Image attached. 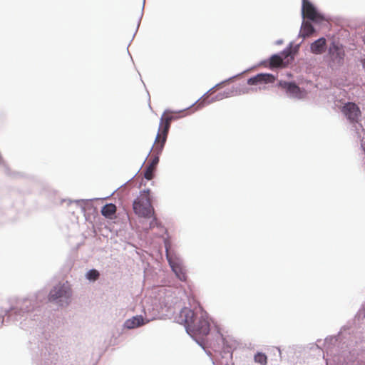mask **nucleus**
Here are the masks:
<instances>
[{
    "label": "nucleus",
    "mask_w": 365,
    "mask_h": 365,
    "mask_svg": "<svg viewBox=\"0 0 365 365\" xmlns=\"http://www.w3.org/2000/svg\"><path fill=\"white\" fill-rule=\"evenodd\" d=\"M274 77L269 73H259L247 80V84L250 86H264L274 83Z\"/></svg>",
    "instance_id": "8"
},
{
    "label": "nucleus",
    "mask_w": 365,
    "mask_h": 365,
    "mask_svg": "<svg viewBox=\"0 0 365 365\" xmlns=\"http://www.w3.org/2000/svg\"><path fill=\"white\" fill-rule=\"evenodd\" d=\"M169 262L173 271L175 273L178 278L181 281H186L187 275L184 269L179 264L173 263L170 259Z\"/></svg>",
    "instance_id": "14"
},
{
    "label": "nucleus",
    "mask_w": 365,
    "mask_h": 365,
    "mask_svg": "<svg viewBox=\"0 0 365 365\" xmlns=\"http://www.w3.org/2000/svg\"><path fill=\"white\" fill-rule=\"evenodd\" d=\"M71 297V288L68 282L58 284L53 287L48 294L50 302H56L63 305L62 302L68 304V300Z\"/></svg>",
    "instance_id": "4"
},
{
    "label": "nucleus",
    "mask_w": 365,
    "mask_h": 365,
    "mask_svg": "<svg viewBox=\"0 0 365 365\" xmlns=\"http://www.w3.org/2000/svg\"><path fill=\"white\" fill-rule=\"evenodd\" d=\"M342 112L351 122H357L361 115L360 109L354 103H346L342 108Z\"/></svg>",
    "instance_id": "7"
},
{
    "label": "nucleus",
    "mask_w": 365,
    "mask_h": 365,
    "mask_svg": "<svg viewBox=\"0 0 365 365\" xmlns=\"http://www.w3.org/2000/svg\"><path fill=\"white\" fill-rule=\"evenodd\" d=\"M271 67H280L283 64L282 58L278 55H273L269 61Z\"/></svg>",
    "instance_id": "16"
},
{
    "label": "nucleus",
    "mask_w": 365,
    "mask_h": 365,
    "mask_svg": "<svg viewBox=\"0 0 365 365\" xmlns=\"http://www.w3.org/2000/svg\"><path fill=\"white\" fill-rule=\"evenodd\" d=\"M279 85L282 88L285 89L290 96L296 98L302 97V91L294 83L281 81Z\"/></svg>",
    "instance_id": "10"
},
{
    "label": "nucleus",
    "mask_w": 365,
    "mask_h": 365,
    "mask_svg": "<svg viewBox=\"0 0 365 365\" xmlns=\"http://www.w3.org/2000/svg\"><path fill=\"white\" fill-rule=\"evenodd\" d=\"M176 118L177 116L168 110L165 111L162 115L160 120L158 131L155 137V150L159 151L162 148H164L167 140L171 122Z\"/></svg>",
    "instance_id": "3"
},
{
    "label": "nucleus",
    "mask_w": 365,
    "mask_h": 365,
    "mask_svg": "<svg viewBox=\"0 0 365 365\" xmlns=\"http://www.w3.org/2000/svg\"><path fill=\"white\" fill-rule=\"evenodd\" d=\"M364 42L365 43V34H364Z\"/></svg>",
    "instance_id": "20"
},
{
    "label": "nucleus",
    "mask_w": 365,
    "mask_h": 365,
    "mask_svg": "<svg viewBox=\"0 0 365 365\" xmlns=\"http://www.w3.org/2000/svg\"><path fill=\"white\" fill-rule=\"evenodd\" d=\"M163 148H161L160 150H155V141L152 148V155H151V162L149 163L144 173V177L150 180H152L154 176V171L155 170V168L157 164L159 162V155L161 154Z\"/></svg>",
    "instance_id": "5"
},
{
    "label": "nucleus",
    "mask_w": 365,
    "mask_h": 365,
    "mask_svg": "<svg viewBox=\"0 0 365 365\" xmlns=\"http://www.w3.org/2000/svg\"><path fill=\"white\" fill-rule=\"evenodd\" d=\"M255 361L259 364L260 365H267V356L261 352H258L255 355Z\"/></svg>",
    "instance_id": "17"
},
{
    "label": "nucleus",
    "mask_w": 365,
    "mask_h": 365,
    "mask_svg": "<svg viewBox=\"0 0 365 365\" xmlns=\"http://www.w3.org/2000/svg\"><path fill=\"white\" fill-rule=\"evenodd\" d=\"M153 222L150 223V227H153Z\"/></svg>",
    "instance_id": "21"
},
{
    "label": "nucleus",
    "mask_w": 365,
    "mask_h": 365,
    "mask_svg": "<svg viewBox=\"0 0 365 365\" xmlns=\"http://www.w3.org/2000/svg\"><path fill=\"white\" fill-rule=\"evenodd\" d=\"M99 276H100V274H99L98 271H97L96 269H91L89 272H88V273L86 274V277L89 280H93V281L98 279Z\"/></svg>",
    "instance_id": "18"
},
{
    "label": "nucleus",
    "mask_w": 365,
    "mask_h": 365,
    "mask_svg": "<svg viewBox=\"0 0 365 365\" xmlns=\"http://www.w3.org/2000/svg\"><path fill=\"white\" fill-rule=\"evenodd\" d=\"M314 32V29L312 24L309 21H304L302 23L301 30H300V36L303 38L310 36Z\"/></svg>",
    "instance_id": "15"
},
{
    "label": "nucleus",
    "mask_w": 365,
    "mask_h": 365,
    "mask_svg": "<svg viewBox=\"0 0 365 365\" xmlns=\"http://www.w3.org/2000/svg\"><path fill=\"white\" fill-rule=\"evenodd\" d=\"M133 208L135 214L140 217L150 218L154 214L150 190L140 192V195L133 202Z\"/></svg>",
    "instance_id": "2"
},
{
    "label": "nucleus",
    "mask_w": 365,
    "mask_h": 365,
    "mask_svg": "<svg viewBox=\"0 0 365 365\" xmlns=\"http://www.w3.org/2000/svg\"><path fill=\"white\" fill-rule=\"evenodd\" d=\"M179 320L192 337L202 339L210 332V322L207 312L201 310L200 316L192 309L185 307L180 313Z\"/></svg>",
    "instance_id": "1"
},
{
    "label": "nucleus",
    "mask_w": 365,
    "mask_h": 365,
    "mask_svg": "<svg viewBox=\"0 0 365 365\" xmlns=\"http://www.w3.org/2000/svg\"><path fill=\"white\" fill-rule=\"evenodd\" d=\"M148 322H149L148 320L145 322V319L142 316L138 315V316H135V317H132L131 319L126 320L125 322V326L126 328L131 329H135L136 327H140V326L148 323Z\"/></svg>",
    "instance_id": "12"
},
{
    "label": "nucleus",
    "mask_w": 365,
    "mask_h": 365,
    "mask_svg": "<svg viewBox=\"0 0 365 365\" xmlns=\"http://www.w3.org/2000/svg\"><path fill=\"white\" fill-rule=\"evenodd\" d=\"M222 96L220 95L219 97H217V99H222Z\"/></svg>",
    "instance_id": "19"
},
{
    "label": "nucleus",
    "mask_w": 365,
    "mask_h": 365,
    "mask_svg": "<svg viewBox=\"0 0 365 365\" xmlns=\"http://www.w3.org/2000/svg\"><path fill=\"white\" fill-rule=\"evenodd\" d=\"M327 41L324 38H320L311 44L310 49L314 54H322L326 50Z\"/></svg>",
    "instance_id": "11"
},
{
    "label": "nucleus",
    "mask_w": 365,
    "mask_h": 365,
    "mask_svg": "<svg viewBox=\"0 0 365 365\" xmlns=\"http://www.w3.org/2000/svg\"><path fill=\"white\" fill-rule=\"evenodd\" d=\"M302 16L312 21L318 22L323 19L322 16L319 14L314 6L307 0L302 2Z\"/></svg>",
    "instance_id": "6"
},
{
    "label": "nucleus",
    "mask_w": 365,
    "mask_h": 365,
    "mask_svg": "<svg viewBox=\"0 0 365 365\" xmlns=\"http://www.w3.org/2000/svg\"><path fill=\"white\" fill-rule=\"evenodd\" d=\"M329 54L333 61L341 63L345 56L343 46L334 42L332 43L329 48Z\"/></svg>",
    "instance_id": "9"
},
{
    "label": "nucleus",
    "mask_w": 365,
    "mask_h": 365,
    "mask_svg": "<svg viewBox=\"0 0 365 365\" xmlns=\"http://www.w3.org/2000/svg\"><path fill=\"white\" fill-rule=\"evenodd\" d=\"M116 206L113 203L106 204L102 207L101 214L106 218L113 220L115 218Z\"/></svg>",
    "instance_id": "13"
}]
</instances>
